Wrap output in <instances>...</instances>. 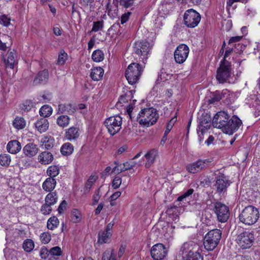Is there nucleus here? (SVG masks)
Returning <instances> with one entry per match:
<instances>
[{
	"label": "nucleus",
	"instance_id": "nucleus-55",
	"mask_svg": "<svg viewBox=\"0 0 260 260\" xmlns=\"http://www.w3.org/2000/svg\"><path fill=\"white\" fill-rule=\"evenodd\" d=\"M10 18L6 15H3L0 17V23L4 26H8L10 24Z\"/></svg>",
	"mask_w": 260,
	"mask_h": 260
},
{
	"label": "nucleus",
	"instance_id": "nucleus-27",
	"mask_svg": "<svg viewBox=\"0 0 260 260\" xmlns=\"http://www.w3.org/2000/svg\"><path fill=\"white\" fill-rule=\"evenodd\" d=\"M178 208L175 206L171 207L167 209L166 213L169 218V222L171 221L176 222L178 220Z\"/></svg>",
	"mask_w": 260,
	"mask_h": 260
},
{
	"label": "nucleus",
	"instance_id": "nucleus-6",
	"mask_svg": "<svg viewBox=\"0 0 260 260\" xmlns=\"http://www.w3.org/2000/svg\"><path fill=\"white\" fill-rule=\"evenodd\" d=\"M231 65L226 59H222L217 69L216 78L219 83L226 82L231 75Z\"/></svg>",
	"mask_w": 260,
	"mask_h": 260
},
{
	"label": "nucleus",
	"instance_id": "nucleus-8",
	"mask_svg": "<svg viewBox=\"0 0 260 260\" xmlns=\"http://www.w3.org/2000/svg\"><path fill=\"white\" fill-rule=\"evenodd\" d=\"M201 21V15L192 9L187 10L183 15L184 24L187 27H196Z\"/></svg>",
	"mask_w": 260,
	"mask_h": 260
},
{
	"label": "nucleus",
	"instance_id": "nucleus-2",
	"mask_svg": "<svg viewBox=\"0 0 260 260\" xmlns=\"http://www.w3.org/2000/svg\"><path fill=\"white\" fill-rule=\"evenodd\" d=\"M258 209L253 206H248L244 208L239 216L240 221L247 225L254 224L259 218Z\"/></svg>",
	"mask_w": 260,
	"mask_h": 260
},
{
	"label": "nucleus",
	"instance_id": "nucleus-61",
	"mask_svg": "<svg viewBox=\"0 0 260 260\" xmlns=\"http://www.w3.org/2000/svg\"><path fill=\"white\" fill-rule=\"evenodd\" d=\"M49 253V251L45 247L41 248L39 251V255L43 259H46L48 257Z\"/></svg>",
	"mask_w": 260,
	"mask_h": 260
},
{
	"label": "nucleus",
	"instance_id": "nucleus-47",
	"mask_svg": "<svg viewBox=\"0 0 260 260\" xmlns=\"http://www.w3.org/2000/svg\"><path fill=\"white\" fill-rule=\"evenodd\" d=\"M68 58V55L63 50H60L58 54V58L57 60V63L60 65H62L64 63L65 61Z\"/></svg>",
	"mask_w": 260,
	"mask_h": 260
},
{
	"label": "nucleus",
	"instance_id": "nucleus-42",
	"mask_svg": "<svg viewBox=\"0 0 260 260\" xmlns=\"http://www.w3.org/2000/svg\"><path fill=\"white\" fill-rule=\"evenodd\" d=\"M59 171L57 166H50L47 170V174L49 177L55 178L59 174Z\"/></svg>",
	"mask_w": 260,
	"mask_h": 260
},
{
	"label": "nucleus",
	"instance_id": "nucleus-13",
	"mask_svg": "<svg viewBox=\"0 0 260 260\" xmlns=\"http://www.w3.org/2000/svg\"><path fill=\"white\" fill-rule=\"evenodd\" d=\"M189 52L188 47L185 44L179 45L176 49L174 53V59L176 63H182L187 59Z\"/></svg>",
	"mask_w": 260,
	"mask_h": 260
},
{
	"label": "nucleus",
	"instance_id": "nucleus-18",
	"mask_svg": "<svg viewBox=\"0 0 260 260\" xmlns=\"http://www.w3.org/2000/svg\"><path fill=\"white\" fill-rule=\"evenodd\" d=\"M6 68L13 69L17 64V55L15 50H9L4 59Z\"/></svg>",
	"mask_w": 260,
	"mask_h": 260
},
{
	"label": "nucleus",
	"instance_id": "nucleus-10",
	"mask_svg": "<svg viewBox=\"0 0 260 260\" xmlns=\"http://www.w3.org/2000/svg\"><path fill=\"white\" fill-rule=\"evenodd\" d=\"M151 48V46L148 42L145 41H138L135 44L134 51L140 56L143 63H145Z\"/></svg>",
	"mask_w": 260,
	"mask_h": 260
},
{
	"label": "nucleus",
	"instance_id": "nucleus-57",
	"mask_svg": "<svg viewBox=\"0 0 260 260\" xmlns=\"http://www.w3.org/2000/svg\"><path fill=\"white\" fill-rule=\"evenodd\" d=\"M167 243L165 245H164V258L165 257L166 255L167 254L169 249L170 248L171 241L172 240V238L171 236L169 237H167Z\"/></svg>",
	"mask_w": 260,
	"mask_h": 260
},
{
	"label": "nucleus",
	"instance_id": "nucleus-7",
	"mask_svg": "<svg viewBox=\"0 0 260 260\" xmlns=\"http://www.w3.org/2000/svg\"><path fill=\"white\" fill-rule=\"evenodd\" d=\"M122 118L119 115L111 116L105 121V125L111 136L118 133L121 128Z\"/></svg>",
	"mask_w": 260,
	"mask_h": 260
},
{
	"label": "nucleus",
	"instance_id": "nucleus-28",
	"mask_svg": "<svg viewBox=\"0 0 260 260\" xmlns=\"http://www.w3.org/2000/svg\"><path fill=\"white\" fill-rule=\"evenodd\" d=\"M21 149L20 143L17 140L10 141L7 146V151L12 154H16Z\"/></svg>",
	"mask_w": 260,
	"mask_h": 260
},
{
	"label": "nucleus",
	"instance_id": "nucleus-29",
	"mask_svg": "<svg viewBox=\"0 0 260 260\" xmlns=\"http://www.w3.org/2000/svg\"><path fill=\"white\" fill-rule=\"evenodd\" d=\"M36 128L42 133L46 131L49 127V122L45 118H41L35 123Z\"/></svg>",
	"mask_w": 260,
	"mask_h": 260
},
{
	"label": "nucleus",
	"instance_id": "nucleus-21",
	"mask_svg": "<svg viewBox=\"0 0 260 260\" xmlns=\"http://www.w3.org/2000/svg\"><path fill=\"white\" fill-rule=\"evenodd\" d=\"M202 116L199 127V131H200L201 134H203L205 131L208 130L210 127L211 118L210 115L207 113L203 114Z\"/></svg>",
	"mask_w": 260,
	"mask_h": 260
},
{
	"label": "nucleus",
	"instance_id": "nucleus-63",
	"mask_svg": "<svg viewBox=\"0 0 260 260\" xmlns=\"http://www.w3.org/2000/svg\"><path fill=\"white\" fill-rule=\"evenodd\" d=\"M119 3L120 5L125 8H128L133 5L134 0H120Z\"/></svg>",
	"mask_w": 260,
	"mask_h": 260
},
{
	"label": "nucleus",
	"instance_id": "nucleus-32",
	"mask_svg": "<svg viewBox=\"0 0 260 260\" xmlns=\"http://www.w3.org/2000/svg\"><path fill=\"white\" fill-rule=\"evenodd\" d=\"M42 147L47 150L51 149L54 144V139L51 136H45L42 138Z\"/></svg>",
	"mask_w": 260,
	"mask_h": 260
},
{
	"label": "nucleus",
	"instance_id": "nucleus-20",
	"mask_svg": "<svg viewBox=\"0 0 260 260\" xmlns=\"http://www.w3.org/2000/svg\"><path fill=\"white\" fill-rule=\"evenodd\" d=\"M158 151L157 149H152L148 151L144 155L146 161L145 164V167L149 168L155 162L156 158L158 157Z\"/></svg>",
	"mask_w": 260,
	"mask_h": 260
},
{
	"label": "nucleus",
	"instance_id": "nucleus-52",
	"mask_svg": "<svg viewBox=\"0 0 260 260\" xmlns=\"http://www.w3.org/2000/svg\"><path fill=\"white\" fill-rule=\"evenodd\" d=\"M72 220L74 222H77L80 220V214L78 210L74 209L73 210L71 214Z\"/></svg>",
	"mask_w": 260,
	"mask_h": 260
},
{
	"label": "nucleus",
	"instance_id": "nucleus-19",
	"mask_svg": "<svg viewBox=\"0 0 260 260\" xmlns=\"http://www.w3.org/2000/svg\"><path fill=\"white\" fill-rule=\"evenodd\" d=\"M49 72L47 70L39 72L36 76L34 81V85L45 84L48 80Z\"/></svg>",
	"mask_w": 260,
	"mask_h": 260
},
{
	"label": "nucleus",
	"instance_id": "nucleus-64",
	"mask_svg": "<svg viewBox=\"0 0 260 260\" xmlns=\"http://www.w3.org/2000/svg\"><path fill=\"white\" fill-rule=\"evenodd\" d=\"M111 252L110 250H106L103 254L102 260H114L113 258H110Z\"/></svg>",
	"mask_w": 260,
	"mask_h": 260
},
{
	"label": "nucleus",
	"instance_id": "nucleus-44",
	"mask_svg": "<svg viewBox=\"0 0 260 260\" xmlns=\"http://www.w3.org/2000/svg\"><path fill=\"white\" fill-rule=\"evenodd\" d=\"M11 161V159L10 155L8 154H1L0 155V165L2 166H9Z\"/></svg>",
	"mask_w": 260,
	"mask_h": 260
},
{
	"label": "nucleus",
	"instance_id": "nucleus-33",
	"mask_svg": "<svg viewBox=\"0 0 260 260\" xmlns=\"http://www.w3.org/2000/svg\"><path fill=\"white\" fill-rule=\"evenodd\" d=\"M70 118L67 115L62 114L56 119L57 124L62 128L67 127L70 124Z\"/></svg>",
	"mask_w": 260,
	"mask_h": 260
},
{
	"label": "nucleus",
	"instance_id": "nucleus-50",
	"mask_svg": "<svg viewBox=\"0 0 260 260\" xmlns=\"http://www.w3.org/2000/svg\"><path fill=\"white\" fill-rule=\"evenodd\" d=\"M52 211L51 205L46 202L44 204L41 208V212L44 215H48Z\"/></svg>",
	"mask_w": 260,
	"mask_h": 260
},
{
	"label": "nucleus",
	"instance_id": "nucleus-39",
	"mask_svg": "<svg viewBox=\"0 0 260 260\" xmlns=\"http://www.w3.org/2000/svg\"><path fill=\"white\" fill-rule=\"evenodd\" d=\"M52 108L51 106L45 105L41 108L39 113L41 116L45 118V117H49L52 114Z\"/></svg>",
	"mask_w": 260,
	"mask_h": 260
},
{
	"label": "nucleus",
	"instance_id": "nucleus-38",
	"mask_svg": "<svg viewBox=\"0 0 260 260\" xmlns=\"http://www.w3.org/2000/svg\"><path fill=\"white\" fill-rule=\"evenodd\" d=\"M13 125L17 129H21L25 127L26 121L22 117H17L13 121Z\"/></svg>",
	"mask_w": 260,
	"mask_h": 260
},
{
	"label": "nucleus",
	"instance_id": "nucleus-24",
	"mask_svg": "<svg viewBox=\"0 0 260 260\" xmlns=\"http://www.w3.org/2000/svg\"><path fill=\"white\" fill-rule=\"evenodd\" d=\"M23 151L26 156L31 157L37 154L38 152V148L36 144L30 143L24 147Z\"/></svg>",
	"mask_w": 260,
	"mask_h": 260
},
{
	"label": "nucleus",
	"instance_id": "nucleus-31",
	"mask_svg": "<svg viewBox=\"0 0 260 260\" xmlns=\"http://www.w3.org/2000/svg\"><path fill=\"white\" fill-rule=\"evenodd\" d=\"M104 73V70L101 67L94 68L91 70L90 77L94 81H99L102 79Z\"/></svg>",
	"mask_w": 260,
	"mask_h": 260
},
{
	"label": "nucleus",
	"instance_id": "nucleus-16",
	"mask_svg": "<svg viewBox=\"0 0 260 260\" xmlns=\"http://www.w3.org/2000/svg\"><path fill=\"white\" fill-rule=\"evenodd\" d=\"M215 187L216 191L221 193L226 191L228 187L230 185V180L223 174H221L216 177Z\"/></svg>",
	"mask_w": 260,
	"mask_h": 260
},
{
	"label": "nucleus",
	"instance_id": "nucleus-22",
	"mask_svg": "<svg viewBox=\"0 0 260 260\" xmlns=\"http://www.w3.org/2000/svg\"><path fill=\"white\" fill-rule=\"evenodd\" d=\"M76 110L75 107L71 104H60L58 106L57 113L72 115Z\"/></svg>",
	"mask_w": 260,
	"mask_h": 260
},
{
	"label": "nucleus",
	"instance_id": "nucleus-37",
	"mask_svg": "<svg viewBox=\"0 0 260 260\" xmlns=\"http://www.w3.org/2000/svg\"><path fill=\"white\" fill-rule=\"evenodd\" d=\"M111 236V233H109L105 231H100L99 233L98 242L100 244L107 243Z\"/></svg>",
	"mask_w": 260,
	"mask_h": 260
},
{
	"label": "nucleus",
	"instance_id": "nucleus-49",
	"mask_svg": "<svg viewBox=\"0 0 260 260\" xmlns=\"http://www.w3.org/2000/svg\"><path fill=\"white\" fill-rule=\"evenodd\" d=\"M40 238L42 243L45 244L48 243L50 241L51 236L48 232H44L41 234Z\"/></svg>",
	"mask_w": 260,
	"mask_h": 260
},
{
	"label": "nucleus",
	"instance_id": "nucleus-62",
	"mask_svg": "<svg viewBox=\"0 0 260 260\" xmlns=\"http://www.w3.org/2000/svg\"><path fill=\"white\" fill-rule=\"evenodd\" d=\"M122 164H117L116 166L113 168L112 172L115 173V174H119L122 172L125 171L123 166L122 167Z\"/></svg>",
	"mask_w": 260,
	"mask_h": 260
},
{
	"label": "nucleus",
	"instance_id": "nucleus-26",
	"mask_svg": "<svg viewBox=\"0 0 260 260\" xmlns=\"http://www.w3.org/2000/svg\"><path fill=\"white\" fill-rule=\"evenodd\" d=\"M38 159L41 164L47 165L52 162L53 159V156L51 153L48 151H44L38 155Z\"/></svg>",
	"mask_w": 260,
	"mask_h": 260
},
{
	"label": "nucleus",
	"instance_id": "nucleus-53",
	"mask_svg": "<svg viewBox=\"0 0 260 260\" xmlns=\"http://www.w3.org/2000/svg\"><path fill=\"white\" fill-rule=\"evenodd\" d=\"M103 27V21H98L94 22L91 31L96 32Z\"/></svg>",
	"mask_w": 260,
	"mask_h": 260
},
{
	"label": "nucleus",
	"instance_id": "nucleus-14",
	"mask_svg": "<svg viewBox=\"0 0 260 260\" xmlns=\"http://www.w3.org/2000/svg\"><path fill=\"white\" fill-rule=\"evenodd\" d=\"M230 118V116L225 111H219L214 116L212 120V125L214 127L222 129L225 126V123Z\"/></svg>",
	"mask_w": 260,
	"mask_h": 260
},
{
	"label": "nucleus",
	"instance_id": "nucleus-12",
	"mask_svg": "<svg viewBox=\"0 0 260 260\" xmlns=\"http://www.w3.org/2000/svg\"><path fill=\"white\" fill-rule=\"evenodd\" d=\"M242 124V121L236 116H233L227 121L225 126L222 128V132L226 134L232 135L236 132Z\"/></svg>",
	"mask_w": 260,
	"mask_h": 260
},
{
	"label": "nucleus",
	"instance_id": "nucleus-15",
	"mask_svg": "<svg viewBox=\"0 0 260 260\" xmlns=\"http://www.w3.org/2000/svg\"><path fill=\"white\" fill-rule=\"evenodd\" d=\"M209 162L210 161L208 159H199L195 162L187 165L186 170L190 173H196L206 168Z\"/></svg>",
	"mask_w": 260,
	"mask_h": 260
},
{
	"label": "nucleus",
	"instance_id": "nucleus-45",
	"mask_svg": "<svg viewBox=\"0 0 260 260\" xmlns=\"http://www.w3.org/2000/svg\"><path fill=\"white\" fill-rule=\"evenodd\" d=\"M34 241L31 239L25 240L23 243V248L26 252H30L34 248Z\"/></svg>",
	"mask_w": 260,
	"mask_h": 260
},
{
	"label": "nucleus",
	"instance_id": "nucleus-9",
	"mask_svg": "<svg viewBox=\"0 0 260 260\" xmlns=\"http://www.w3.org/2000/svg\"><path fill=\"white\" fill-rule=\"evenodd\" d=\"M213 210L218 221L224 223L228 221L230 216V210L227 206L217 202L213 204Z\"/></svg>",
	"mask_w": 260,
	"mask_h": 260
},
{
	"label": "nucleus",
	"instance_id": "nucleus-34",
	"mask_svg": "<svg viewBox=\"0 0 260 260\" xmlns=\"http://www.w3.org/2000/svg\"><path fill=\"white\" fill-rule=\"evenodd\" d=\"M73 151L74 147L73 145L69 142L63 144L60 148V152L64 156L70 155L72 154Z\"/></svg>",
	"mask_w": 260,
	"mask_h": 260
},
{
	"label": "nucleus",
	"instance_id": "nucleus-1",
	"mask_svg": "<svg viewBox=\"0 0 260 260\" xmlns=\"http://www.w3.org/2000/svg\"><path fill=\"white\" fill-rule=\"evenodd\" d=\"M158 118L156 110L153 108L142 109L137 117V121L143 126L148 127L154 124Z\"/></svg>",
	"mask_w": 260,
	"mask_h": 260
},
{
	"label": "nucleus",
	"instance_id": "nucleus-35",
	"mask_svg": "<svg viewBox=\"0 0 260 260\" xmlns=\"http://www.w3.org/2000/svg\"><path fill=\"white\" fill-rule=\"evenodd\" d=\"M97 180V177L94 175H91L85 184L84 192L86 194L89 192L90 189Z\"/></svg>",
	"mask_w": 260,
	"mask_h": 260
},
{
	"label": "nucleus",
	"instance_id": "nucleus-59",
	"mask_svg": "<svg viewBox=\"0 0 260 260\" xmlns=\"http://www.w3.org/2000/svg\"><path fill=\"white\" fill-rule=\"evenodd\" d=\"M101 197V194L100 193V189H98L96 190H95V191L94 192V193L92 197V201H93L92 205H94L98 203Z\"/></svg>",
	"mask_w": 260,
	"mask_h": 260
},
{
	"label": "nucleus",
	"instance_id": "nucleus-23",
	"mask_svg": "<svg viewBox=\"0 0 260 260\" xmlns=\"http://www.w3.org/2000/svg\"><path fill=\"white\" fill-rule=\"evenodd\" d=\"M151 255L154 260H162V244L157 243L153 245L151 249Z\"/></svg>",
	"mask_w": 260,
	"mask_h": 260
},
{
	"label": "nucleus",
	"instance_id": "nucleus-60",
	"mask_svg": "<svg viewBox=\"0 0 260 260\" xmlns=\"http://www.w3.org/2000/svg\"><path fill=\"white\" fill-rule=\"evenodd\" d=\"M121 178L119 176H116L112 181V187L114 189L118 188L121 184Z\"/></svg>",
	"mask_w": 260,
	"mask_h": 260
},
{
	"label": "nucleus",
	"instance_id": "nucleus-40",
	"mask_svg": "<svg viewBox=\"0 0 260 260\" xmlns=\"http://www.w3.org/2000/svg\"><path fill=\"white\" fill-rule=\"evenodd\" d=\"M91 58L94 61L99 62L104 59V54L101 50L97 49L93 52Z\"/></svg>",
	"mask_w": 260,
	"mask_h": 260
},
{
	"label": "nucleus",
	"instance_id": "nucleus-30",
	"mask_svg": "<svg viewBox=\"0 0 260 260\" xmlns=\"http://www.w3.org/2000/svg\"><path fill=\"white\" fill-rule=\"evenodd\" d=\"M117 2H115V0H113L112 4L110 3H108L106 6V11L107 12L108 15L110 17H115L117 16L118 7Z\"/></svg>",
	"mask_w": 260,
	"mask_h": 260
},
{
	"label": "nucleus",
	"instance_id": "nucleus-17",
	"mask_svg": "<svg viewBox=\"0 0 260 260\" xmlns=\"http://www.w3.org/2000/svg\"><path fill=\"white\" fill-rule=\"evenodd\" d=\"M81 133L78 127L72 126L65 130L64 137L69 141H75L79 138Z\"/></svg>",
	"mask_w": 260,
	"mask_h": 260
},
{
	"label": "nucleus",
	"instance_id": "nucleus-41",
	"mask_svg": "<svg viewBox=\"0 0 260 260\" xmlns=\"http://www.w3.org/2000/svg\"><path fill=\"white\" fill-rule=\"evenodd\" d=\"M59 220L55 216L49 218L47 223V227L49 230H53L57 227L59 224Z\"/></svg>",
	"mask_w": 260,
	"mask_h": 260
},
{
	"label": "nucleus",
	"instance_id": "nucleus-25",
	"mask_svg": "<svg viewBox=\"0 0 260 260\" xmlns=\"http://www.w3.org/2000/svg\"><path fill=\"white\" fill-rule=\"evenodd\" d=\"M56 185V180L55 178L48 177L46 179L42 184L43 189L47 192H52Z\"/></svg>",
	"mask_w": 260,
	"mask_h": 260
},
{
	"label": "nucleus",
	"instance_id": "nucleus-56",
	"mask_svg": "<svg viewBox=\"0 0 260 260\" xmlns=\"http://www.w3.org/2000/svg\"><path fill=\"white\" fill-rule=\"evenodd\" d=\"M120 24L119 23H115L109 28V31H113L115 34L121 35V32L120 31Z\"/></svg>",
	"mask_w": 260,
	"mask_h": 260
},
{
	"label": "nucleus",
	"instance_id": "nucleus-58",
	"mask_svg": "<svg viewBox=\"0 0 260 260\" xmlns=\"http://www.w3.org/2000/svg\"><path fill=\"white\" fill-rule=\"evenodd\" d=\"M162 85H157L155 84L152 90L153 95H155L156 94V96H157L158 93L160 94L162 91Z\"/></svg>",
	"mask_w": 260,
	"mask_h": 260
},
{
	"label": "nucleus",
	"instance_id": "nucleus-4",
	"mask_svg": "<svg viewBox=\"0 0 260 260\" xmlns=\"http://www.w3.org/2000/svg\"><path fill=\"white\" fill-rule=\"evenodd\" d=\"M199 250L198 245L189 243H185L181 248V252L185 260H203Z\"/></svg>",
	"mask_w": 260,
	"mask_h": 260
},
{
	"label": "nucleus",
	"instance_id": "nucleus-5",
	"mask_svg": "<svg viewBox=\"0 0 260 260\" xmlns=\"http://www.w3.org/2000/svg\"><path fill=\"white\" fill-rule=\"evenodd\" d=\"M143 71V67L139 63L134 62L130 64L125 73V77L129 84L134 85L138 82Z\"/></svg>",
	"mask_w": 260,
	"mask_h": 260
},
{
	"label": "nucleus",
	"instance_id": "nucleus-51",
	"mask_svg": "<svg viewBox=\"0 0 260 260\" xmlns=\"http://www.w3.org/2000/svg\"><path fill=\"white\" fill-rule=\"evenodd\" d=\"M193 191L194 189L192 188H190L188 189L186 191L183 193V194H182L181 196H179L178 198L177 201L180 202L185 200L186 198L192 194Z\"/></svg>",
	"mask_w": 260,
	"mask_h": 260
},
{
	"label": "nucleus",
	"instance_id": "nucleus-3",
	"mask_svg": "<svg viewBox=\"0 0 260 260\" xmlns=\"http://www.w3.org/2000/svg\"><path fill=\"white\" fill-rule=\"evenodd\" d=\"M222 232L219 229L210 231L204 238L205 248L208 251L214 250L219 243L221 239Z\"/></svg>",
	"mask_w": 260,
	"mask_h": 260
},
{
	"label": "nucleus",
	"instance_id": "nucleus-54",
	"mask_svg": "<svg viewBox=\"0 0 260 260\" xmlns=\"http://www.w3.org/2000/svg\"><path fill=\"white\" fill-rule=\"evenodd\" d=\"M49 253L52 255L59 256L61 254L62 251L59 247L55 246L50 249Z\"/></svg>",
	"mask_w": 260,
	"mask_h": 260
},
{
	"label": "nucleus",
	"instance_id": "nucleus-11",
	"mask_svg": "<svg viewBox=\"0 0 260 260\" xmlns=\"http://www.w3.org/2000/svg\"><path fill=\"white\" fill-rule=\"evenodd\" d=\"M254 240V235L249 231H244L239 234L236 239L239 246L242 249L249 248Z\"/></svg>",
	"mask_w": 260,
	"mask_h": 260
},
{
	"label": "nucleus",
	"instance_id": "nucleus-36",
	"mask_svg": "<svg viewBox=\"0 0 260 260\" xmlns=\"http://www.w3.org/2000/svg\"><path fill=\"white\" fill-rule=\"evenodd\" d=\"M57 199L58 196L56 192H49L45 197V202L52 206L57 203Z\"/></svg>",
	"mask_w": 260,
	"mask_h": 260
},
{
	"label": "nucleus",
	"instance_id": "nucleus-48",
	"mask_svg": "<svg viewBox=\"0 0 260 260\" xmlns=\"http://www.w3.org/2000/svg\"><path fill=\"white\" fill-rule=\"evenodd\" d=\"M177 121V116L175 115L174 117H173L169 122L167 123L166 129L165 132V135L166 136L170 132L171 129L172 128L173 125H174V123Z\"/></svg>",
	"mask_w": 260,
	"mask_h": 260
},
{
	"label": "nucleus",
	"instance_id": "nucleus-46",
	"mask_svg": "<svg viewBox=\"0 0 260 260\" xmlns=\"http://www.w3.org/2000/svg\"><path fill=\"white\" fill-rule=\"evenodd\" d=\"M223 97L224 94L222 93L219 91H216L214 94H213V96L211 98V99L209 100V103L214 104L216 102H219Z\"/></svg>",
	"mask_w": 260,
	"mask_h": 260
},
{
	"label": "nucleus",
	"instance_id": "nucleus-43",
	"mask_svg": "<svg viewBox=\"0 0 260 260\" xmlns=\"http://www.w3.org/2000/svg\"><path fill=\"white\" fill-rule=\"evenodd\" d=\"M242 36H235L230 38L229 41V45H231V46L234 47L236 48L237 47H240L241 48V50L242 49V45L240 43H237L241 41L242 39Z\"/></svg>",
	"mask_w": 260,
	"mask_h": 260
}]
</instances>
